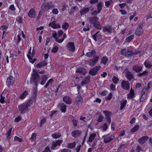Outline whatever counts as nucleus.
<instances>
[{
  "label": "nucleus",
  "instance_id": "nucleus-35",
  "mask_svg": "<svg viewBox=\"0 0 152 152\" xmlns=\"http://www.w3.org/2000/svg\"><path fill=\"white\" fill-rule=\"evenodd\" d=\"M51 113L50 114L49 116L50 118H53L57 115L58 111L57 110L52 111L51 112Z\"/></svg>",
  "mask_w": 152,
  "mask_h": 152
},
{
  "label": "nucleus",
  "instance_id": "nucleus-29",
  "mask_svg": "<svg viewBox=\"0 0 152 152\" xmlns=\"http://www.w3.org/2000/svg\"><path fill=\"white\" fill-rule=\"evenodd\" d=\"M32 98L34 99V100L36 99V96L37 93V87L33 88L32 90Z\"/></svg>",
  "mask_w": 152,
  "mask_h": 152
},
{
  "label": "nucleus",
  "instance_id": "nucleus-40",
  "mask_svg": "<svg viewBox=\"0 0 152 152\" xmlns=\"http://www.w3.org/2000/svg\"><path fill=\"white\" fill-rule=\"evenodd\" d=\"M148 75V72L147 71H144L142 73H138L137 76V77H141L143 76H145Z\"/></svg>",
  "mask_w": 152,
  "mask_h": 152
},
{
  "label": "nucleus",
  "instance_id": "nucleus-56",
  "mask_svg": "<svg viewBox=\"0 0 152 152\" xmlns=\"http://www.w3.org/2000/svg\"><path fill=\"white\" fill-rule=\"evenodd\" d=\"M108 128V126L107 124L105 123L104 124L102 127V131L104 132Z\"/></svg>",
  "mask_w": 152,
  "mask_h": 152
},
{
  "label": "nucleus",
  "instance_id": "nucleus-14",
  "mask_svg": "<svg viewBox=\"0 0 152 152\" xmlns=\"http://www.w3.org/2000/svg\"><path fill=\"white\" fill-rule=\"evenodd\" d=\"M99 59V57L97 56L90 59L89 62V65L91 66H94L97 62Z\"/></svg>",
  "mask_w": 152,
  "mask_h": 152
},
{
  "label": "nucleus",
  "instance_id": "nucleus-26",
  "mask_svg": "<svg viewBox=\"0 0 152 152\" xmlns=\"http://www.w3.org/2000/svg\"><path fill=\"white\" fill-rule=\"evenodd\" d=\"M36 15L34 10L31 8L28 13V15L31 18H34L35 17Z\"/></svg>",
  "mask_w": 152,
  "mask_h": 152
},
{
  "label": "nucleus",
  "instance_id": "nucleus-19",
  "mask_svg": "<svg viewBox=\"0 0 152 152\" xmlns=\"http://www.w3.org/2000/svg\"><path fill=\"white\" fill-rule=\"evenodd\" d=\"M48 26L50 27H51L53 28H60L61 26L59 24H56V21H53L52 22L50 23Z\"/></svg>",
  "mask_w": 152,
  "mask_h": 152
},
{
  "label": "nucleus",
  "instance_id": "nucleus-62",
  "mask_svg": "<svg viewBox=\"0 0 152 152\" xmlns=\"http://www.w3.org/2000/svg\"><path fill=\"white\" fill-rule=\"evenodd\" d=\"M9 9L12 11H15V8L13 4L11 5L9 7Z\"/></svg>",
  "mask_w": 152,
  "mask_h": 152
},
{
  "label": "nucleus",
  "instance_id": "nucleus-28",
  "mask_svg": "<svg viewBox=\"0 0 152 152\" xmlns=\"http://www.w3.org/2000/svg\"><path fill=\"white\" fill-rule=\"evenodd\" d=\"M90 76L88 75L87 76L86 78L84 79L81 82V84L82 86L86 85L88 83L90 80Z\"/></svg>",
  "mask_w": 152,
  "mask_h": 152
},
{
  "label": "nucleus",
  "instance_id": "nucleus-17",
  "mask_svg": "<svg viewBox=\"0 0 152 152\" xmlns=\"http://www.w3.org/2000/svg\"><path fill=\"white\" fill-rule=\"evenodd\" d=\"M66 105L63 103L59 104L58 106V108L63 113L66 112Z\"/></svg>",
  "mask_w": 152,
  "mask_h": 152
},
{
  "label": "nucleus",
  "instance_id": "nucleus-10",
  "mask_svg": "<svg viewBox=\"0 0 152 152\" xmlns=\"http://www.w3.org/2000/svg\"><path fill=\"white\" fill-rule=\"evenodd\" d=\"M76 75L79 76L80 75H85L87 72L86 70L83 67H79L78 68L76 71Z\"/></svg>",
  "mask_w": 152,
  "mask_h": 152
},
{
  "label": "nucleus",
  "instance_id": "nucleus-38",
  "mask_svg": "<svg viewBox=\"0 0 152 152\" xmlns=\"http://www.w3.org/2000/svg\"><path fill=\"white\" fill-rule=\"evenodd\" d=\"M151 63L150 61L146 60L144 64L146 67L150 68L152 66V65L151 64Z\"/></svg>",
  "mask_w": 152,
  "mask_h": 152
},
{
  "label": "nucleus",
  "instance_id": "nucleus-9",
  "mask_svg": "<svg viewBox=\"0 0 152 152\" xmlns=\"http://www.w3.org/2000/svg\"><path fill=\"white\" fill-rule=\"evenodd\" d=\"M121 87L124 90L129 91L130 89V83L128 81L123 80L121 83Z\"/></svg>",
  "mask_w": 152,
  "mask_h": 152
},
{
  "label": "nucleus",
  "instance_id": "nucleus-59",
  "mask_svg": "<svg viewBox=\"0 0 152 152\" xmlns=\"http://www.w3.org/2000/svg\"><path fill=\"white\" fill-rule=\"evenodd\" d=\"M104 116L102 115H99V117L97 119V121L98 122H102L104 119Z\"/></svg>",
  "mask_w": 152,
  "mask_h": 152
},
{
  "label": "nucleus",
  "instance_id": "nucleus-6",
  "mask_svg": "<svg viewBox=\"0 0 152 152\" xmlns=\"http://www.w3.org/2000/svg\"><path fill=\"white\" fill-rule=\"evenodd\" d=\"M55 6L52 1L49 2L47 3L43 4L41 7L44 11L52 9Z\"/></svg>",
  "mask_w": 152,
  "mask_h": 152
},
{
  "label": "nucleus",
  "instance_id": "nucleus-44",
  "mask_svg": "<svg viewBox=\"0 0 152 152\" xmlns=\"http://www.w3.org/2000/svg\"><path fill=\"white\" fill-rule=\"evenodd\" d=\"M139 125H137L131 129L130 132L132 133L136 132L139 129Z\"/></svg>",
  "mask_w": 152,
  "mask_h": 152
},
{
  "label": "nucleus",
  "instance_id": "nucleus-32",
  "mask_svg": "<svg viewBox=\"0 0 152 152\" xmlns=\"http://www.w3.org/2000/svg\"><path fill=\"white\" fill-rule=\"evenodd\" d=\"M95 53L96 52L94 50H92L91 52L87 53L86 55L88 57L91 58L94 56Z\"/></svg>",
  "mask_w": 152,
  "mask_h": 152
},
{
  "label": "nucleus",
  "instance_id": "nucleus-47",
  "mask_svg": "<svg viewBox=\"0 0 152 152\" xmlns=\"http://www.w3.org/2000/svg\"><path fill=\"white\" fill-rule=\"evenodd\" d=\"M134 35L132 34L126 38V41L128 42H130L134 38Z\"/></svg>",
  "mask_w": 152,
  "mask_h": 152
},
{
  "label": "nucleus",
  "instance_id": "nucleus-39",
  "mask_svg": "<svg viewBox=\"0 0 152 152\" xmlns=\"http://www.w3.org/2000/svg\"><path fill=\"white\" fill-rule=\"evenodd\" d=\"M127 102V101L126 100H124L121 102L120 106V110H122L125 107Z\"/></svg>",
  "mask_w": 152,
  "mask_h": 152
},
{
  "label": "nucleus",
  "instance_id": "nucleus-15",
  "mask_svg": "<svg viewBox=\"0 0 152 152\" xmlns=\"http://www.w3.org/2000/svg\"><path fill=\"white\" fill-rule=\"evenodd\" d=\"M82 131L80 130H75L72 132L71 134L72 136L76 138L79 137L82 134Z\"/></svg>",
  "mask_w": 152,
  "mask_h": 152
},
{
  "label": "nucleus",
  "instance_id": "nucleus-37",
  "mask_svg": "<svg viewBox=\"0 0 152 152\" xmlns=\"http://www.w3.org/2000/svg\"><path fill=\"white\" fill-rule=\"evenodd\" d=\"M28 92L26 91H25L20 96L19 98L21 99H24L28 95Z\"/></svg>",
  "mask_w": 152,
  "mask_h": 152
},
{
  "label": "nucleus",
  "instance_id": "nucleus-4",
  "mask_svg": "<svg viewBox=\"0 0 152 152\" xmlns=\"http://www.w3.org/2000/svg\"><path fill=\"white\" fill-rule=\"evenodd\" d=\"M138 50H129L128 49L126 48L123 49L121 50V53L123 55L126 56L130 57L134 55H136L140 53Z\"/></svg>",
  "mask_w": 152,
  "mask_h": 152
},
{
  "label": "nucleus",
  "instance_id": "nucleus-42",
  "mask_svg": "<svg viewBox=\"0 0 152 152\" xmlns=\"http://www.w3.org/2000/svg\"><path fill=\"white\" fill-rule=\"evenodd\" d=\"M103 4L101 2H99L97 4V7L98 10L99 12H101V10L102 9V5Z\"/></svg>",
  "mask_w": 152,
  "mask_h": 152
},
{
  "label": "nucleus",
  "instance_id": "nucleus-45",
  "mask_svg": "<svg viewBox=\"0 0 152 152\" xmlns=\"http://www.w3.org/2000/svg\"><path fill=\"white\" fill-rule=\"evenodd\" d=\"M103 113L105 114V116L106 117V118H110V116L111 114V113L109 111H104Z\"/></svg>",
  "mask_w": 152,
  "mask_h": 152
},
{
  "label": "nucleus",
  "instance_id": "nucleus-23",
  "mask_svg": "<svg viewBox=\"0 0 152 152\" xmlns=\"http://www.w3.org/2000/svg\"><path fill=\"white\" fill-rule=\"evenodd\" d=\"M63 100L66 104H70L71 103V99L69 96H64L63 97Z\"/></svg>",
  "mask_w": 152,
  "mask_h": 152
},
{
  "label": "nucleus",
  "instance_id": "nucleus-25",
  "mask_svg": "<svg viewBox=\"0 0 152 152\" xmlns=\"http://www.w3.org/2000/svg\"><path fill=\"white\" fill-rule=\"evenodd\" d=\"M134 91L132 88H131L129 93L127 95V98L130 99H132L134 97Z\"/></svg>",
  "mask_w": 152,
  "mask_h": 152
},
{
  "label": "nucleus",
  "instance_id": "nucleus-30",
  "mask_svg": "<svg viewBox=\"0 0 152 152\" xmlns=\"http://www.w3.org/2000/svg\"><path fill=\"white\" fill-rule=\"evenodd\" d=\"M103 30L104 32H112V27L110 26H105L103 27Z\"/></svg>",
  "mask_w": 152,
  "mask_h": 152
},
{
  "label": "nucleus",
  "instance_id": "nucleus-50",
  "mask_svg": "<svg viewBox=\"0 0 152 152\" xmlns=\"http://www.w3.org/2000/svg\"><path fill=\"white\" fill-rule=\"evenodd\" d=\"M148 91L147 89L146 88H144L142 91L141 94H142L144 95H147L148 92Z\"/></svg>",
  "mask_w": 152,
  "mask_h": 152
},
{
  "label": "nucleus",
  "instance_id": "nucleus-46",
  "mask_svg": "<svg viewBox=\"0 0 152 152\" xmlns=\"http://www.w3.org/2000/svg\"><path fill=\"white\" fill-rule=\"evenodd\" d=\"M58 49V47L56 45H54L53 48L51 50V52L52 53H56Z\"/></svg>",
  "mask_w": 152,
  "mask_h": 152
},
{
  "label": "nucleus",
  "instance_id": "nucleus-41",
  "mask_svg": "<svg viewBox=\"0 0 152 152\" xmlns=\"http://www.w3.org/2000/svg\"><path fill=\"white\" fill-rule=\"evenodd\" d=\"M108 58L106 56H104L101 60L100 63L105 64L107 62Z\"/></svg>",
  "mask_w": 152,
  "mask_h": 152
},
{
  "label": "nucleus",
  "instance_id": "nucleus-31",
  "mask_svg": "<svg viewBox=\"0 0 152 152\" xmlns=\"http://www.w3.org/2000/svg\"><path fill=\"white\" fill-rule=\"evenodd\" d=\"M96 134L94 133L91 134L89 136L88 138V140H87V142H91L95 139L96 137Z\"/></svg>",
  "mask_w": 152,
  "mask_h": 152
},
{
  "label": "nucleus",
  "instance_id": "nucleus-21",
  "mask_svg": "<svg viewBox=\"0 0 152 152\" xmlns=\"http://www.w3.org/2000/svg\"><path fill=\"white\" fill-rule=\"evenodd\" d=\"M143 31L142 26H139L137 28L135 32V34L137 36L140 35L142 34Z\"/></svg>",
  "mask_w": 152,
  "mask_h": 152
},
{
  "label": "nucleus",
  "instance_id": "nucleus-27",
  "mask_svg": "<svg viewBox=\"0 0 152 152\" xmlns=\"http://www.w3.org/2000/svg\"><path fill=\"white\" fill-rule=\"evenodd\" d=\"M133 70L137 72H140L142 69V67L141 66L138 65H134L133 66Z\"/></svg>",
  "mask_w": 152,
  "mask_h": 152
},
{
  "label": "nucleus",
  "instance_id": "nucleus-2",
  "mask_svg": "<svg viewBox=\"0 0 152 152\" xmlns=\"http://www.w3.org/2000/svg\"><path fill=\"white\" fill-rule=\"evenodd\" d=\"M33 104V102L30 100L26 101L18 106L19 111L22 114H23L28 110V108Z\"/></svg>",
  "mask_w": 152,
  "mask_h": 152
},
{
  "label": "nucleus",
  "instance_id": "nucleus-60",
  "mask_svg": "<svg viewBox=\"0 0 152 152\" xmlns=\"http://www.w3.org/2000/svg\"><path fill=\"white\" fill-rule=\"evenodd\" d=\"M46 121V119L45 118H43L41 120L40 125L41 126H42Z\"/></svg>",
  "mask_w": 152,
  "mask_h": 152
},
{
  "label": "nucleus",
  "instance_id": "nucleus-58",
  "mask_svg": "<svg viewBox=\"0 0 152 152\" xmlns=\"http://www.w3.org/2000/svg\"><path fill=\"white\" fill-rule=\"evenodd\" d=\"M81 145V144H78L75 148L76 152H79L80 150Z\"/></svg>",
  "mask_w": 152,
  "mask_h": 152
},
{
  "label": "nucleus",
  "instance_id": "nucleus-3",
  "mask_svg": "<svg viewBox=\"0 0 152 152\" xmlns=\"http://www.w3.org/2000/svg\"><path fill=\"white\" fill-rule=\"evenodd\" d=\"M98 18L97 17H91L88 18L87 20L91 24H92L93 26L97 29H101V27L100 23L98 21Z\"/></svg>",
  "mask_w": 152,
  "mask_h": 152
},
{
  "label": "nucleus",
  "instance_id": "nucleus-51",
  "mask_svg": "<svg viewBox=\"0 0 152 152\" xmlns=\"http://www.w3.org/2000/svg\"><path fill=\"white\" fill-rule=\"evenodd\" d=\"M113 94L111 93H110L109 94L105 97V99L106 100H110L112 97Z\"/></svg>",
  "mask_w": 152,
  "mask_h": 152
},
{
  "label": "nucleus",
  "instance_id": "nucleus-64",
  "mask_svg": "<svg viewBox=\"0 0 152 152\" xmlns=\"http://www.w3.org/2000/svg\"><path fill=\"white\" fill-rule=\"evenodd\" d=\"M141 150V148L139 145H138L136 149V151L137 152H140V151Z\"/></svg>",
  "mask_w": 152,
  "mask_h": 152
},
{
  "label": "nucleus",
  "instance_id": "nucleus-1",
  "mask_svg": "<svg viewBox=\"0 0 152 152\" xmlns=\"http://www.w3.org/2000/svg\"><path fill=\"white\" fill-rule=\"evenodd\" d=\"M31 78V82L35 83V85L36 87H37L38 82H40L39 83L41 85H44L48 78V75H42L40 77L36 70L34 69Z\"/></svg>",
  "mask_w": 152,
  "mask_h": 152
},
{
  "label": "nucleus",
  "instance_id": "nucleus-63",
  "mask_svg": "<svg viewBox=\"0 0 152 152\" xmlns=\"http://www.w3.org/2000/svg\"><path fill=\"white\" fill-rule=\"evenodd\" d=\"M36 134L35 133H34L32 134V136L30 138V140H31L32 141H33V140L36 138Z\"/></svg>",
  "mask_w": 152,
  "mask_h": 152
},
{
  "label": "nucleus",
  "instance_id": "nucleus-55",
  "mask_svg": "<svg viewBox=\"0 0 152 152\" xmlns=\"http://www.w3.org/2000/svg\"><path fill=\"white\" fill-rule=\"evenodd\" d=\"M14 140L16 141H18V142H23V140L22 139L20 138L17 136H15L14 138Z\"/></svg>",
  "mask_w": 152,
  "mask_h": 152
},
{
  "label": "nucleus",
  "instance_id": "nucleus-43",
  "mask_svg": "<svg viewBox=\"0 0 152 152\" xmlns=\"http://www.w3.org/2000/svg\"><path fill=\"white\" fill-rule=\"evenodd\" d=\"M16 21L19 23L22 24L23 23V17L21 16H18L16 18Z\"/></svg>",
  "mask_w": 152,
  "mask_h": 152
},
{
  "label": "nucleus",
  "instance_id": "nucleus-53",
  "mask_svg": "<svg viewBox=\"0 0 152 152\" xmlns=\"http://www.w3.org/2000/svg\"><path fill=\"white\" fill-rule=\"evenodd\" d=\"M146 98V95L141 94V96L140 98V101L143 102Z\"/></svg>",
  "mask_w": 152,
  "mask_h": 152
},
{
  "label": "nucleus",
  "instance_id": "nucleus-34",
  "mask_svg": "<svg viewBox=\"0 0 152 152\" xmlns=\"http://www.w3.org/2000/svg\"><path fill=\"white\" fill-rule=\"evenodd\" d=\"M51 136L53 138L57 139L61 137V134L60 133H54L52 134Z\"/></svg>",
  "mask_w": 152,
  "mask_h": 152
},
{
  "label": "nucleus",
  "instance_id": "nucleus-13",
  "mask_svg": "<svg viewBox=\"0 0 152 152\" xmlns=\"http://www.w3.org/2000/svg\"><path fill=\"white\" fill-rule=\"evenodd\" d=\"M67 49L70 51H74L75 50L74 43L73 42H69L66 45Z\"/></svg>",
  "mask_w": 152,
  "mask_h": 152
},
{
  "label": "nucleus",
  "instance_id": "nucleus-54",
  "mask_svg": "<svg viewBox=\"0 0 152 152\" xmlns=\"http://www.w3.org/2000/svg\"><path fill=\"white\" fill-rule=\"evenodd\" d=\"M12 131V128H10L9 130L6 133V136L7 139H9V137L10 135L11 132Z\"/></svg>",
  "mask_w": 152,
  "mask_h": 152
},
{
  "label": "nucleus",
  "instance_id": "nucleus-12",
  "mask_svg": "<svg viewBox=\"0 0 152 152\" xmlns=\"http://www.w3.org/2000/svg\"><path fill=\"white\" fill-rule=\"evenodd\" d=\"M63 142V140H59L52 142L51 144V149H55L57 146H60Z\"/></svg>",
  "mask_w": 152,
  "mask_h": 152
},
{
  "label": "nucleus",
  "instance_id": "nucleus-18",
  "mask_svg": "<svg viewBox=\"0 0 152 152\" xmlns=\"http://www.w3.org/2000/svg\"><path fill=\"white\" fill-rule=\"evenodd\" d=\"M102 36L100 33V31H99L96 32L95 34L92 35V37L94 40L97 41L98 40L101 39Z\"/></svg>",
  "mask_w": 152,
  "mask_h": 152
},
{
  "label": "nucleus",
  "instance_id": "nucleus-8",
  "mask_svg": "<svg viewBox=\"0 0 152 152\" xmlns=\"http://www.w3.org/2000/svg\"><path fill=\"white\" fill-rule=\"evenodd\" d=\"M57 34L56 32L53 34L52 37L56 39V42L59 43H61L67 37L66 33H64L63 35V37L61 39H60L58 37Z\"/></svg>",
  "mask_w": 152,
  "mask_h": 152
},
{
  "label": "nucleus",
  "instance_id": "nucleus-57",
  "mask_svg": "<svg viewBox=\"0 0 152 152\" xmlns=\"http://www.w3.org/2000/svg\"><path fill=\"white\" fill-rule=\"evenodd\" d=\"M63 33L64 32L61 30H60L57 33L58 37L59 38V37L61 36V35L63 34Z\"/></svg>",
  "mask_w": 152,
  "mask_h": 152
},
{
  "label": "nucleus",
  "instance_id": "nucleus-52",
  "mask_svg": "<svg viewBox=\"0 0 152 152\" xmlns=\"http://www.w3.org/2000/svg\"><path fill=\"white\" fill-rule=\"evenodd\" d=\"M113 3V1L112 0H110L107 1H106L105 2V6L107 7H109L111 3Z\"/></svg>",
  "mask_w": 152,
  "mask_h": 152
},
{
  "label": "nucleus",
  "instance_id": "nucleus-24",
  "mask_svg": "<svg viewBox=\"0 0 152 152\" xmlns=\"http://www.w3.org/2000/svg\"><path fill=\"white\" fill-rule=\"evenodd\" d=\"M47 64V63L45 61H42L40 63H38L36 65V67L37 68H40L44 66H46Z\"/></svg>",
  "mask_w": 152,
  "mask_h": 152
},
{
  "label": "nucleus",
  "instance_id": "nucleus-48",
  "mask_svg": "<svg viewBox=\"0 0 152 152\" xmlns=\"http://www.w3.org/2000/svg\"><path fill=\"white\" fill-rule=\"evenodd\" d=\"M69 26V24L67 23H64L62 26V28L65 30H66Z\"/></svg>",
  "mask_w": 152,
  "mask_h": 152
},
{
  "label": "nucleus",
  "instance_id": "nucleus-33",
  "mask_svg": "<svg viewBox=\"0 0 152 152\" xmlns=\"http://www.w3.org/2000/svg\"><path fill=\"white\" fill-rule=\"evenodd\" d=\"M89 9L88 8H84L81 10L80 13L81 15L85 14L89 12Z\"/></svg>",
  "mask_w": 152,
  "mask_h": 152
},
{
  "label": "nucleus",
  "instance_id": "nucleus-22",
  "mask_svg": "<svg viewBox=\"0 0 152 152\" xmlns=\"http://www.w3.org/2000/svg\"><path fill=\"white\" fill-rule=\"evenodd\" d=\"M149 137L148 136H144L139 138L138 141L140 144H143L145 143L146 141L148 139Z\"/></svg>",
  "mask_w": 152,
  "mask_h": 152
},
{
  "label": "nucleus",
  "instance_id": "nucleus-5",
  "mask_svg": "<svg viewBox=\"0 0 152 152\" xmlns=\"http://www.w3.org/2000/svg\"><path fill=\"white\" fill-rule=\"evenodd\" d=\"M75 104L77 107H80L83 102V99L82 96L81 94H78L75 97Z\"/></svg>",
  "mask_w": 152,
  "mask_h": 152
},
{
  "label": "nucleus",
  "instance_id": "nucleus-11",
  "mask_svg": "<svg viewBox=\"0 0 152 152\" xmlns=\"http://www.w3.org/2000/svg\"><path fill=\"white\" fill-rule=\"evenodd\" d=\"M101 67V66H97L91 69L89 71V74L90 75L92 76L96 75Z\"/></svg>",
  "mask_w": 152,
  "mask_h": 152
},
{
  "label": "nucleus",
  "instance_id": "nucleus-20",
  "mask_svg": "<svg viewBox=\"0 0 152 152\" xmlns=\"http://www.w3.org/2000/svg\"><path fill=\"white\" fill-rule=\"evenodd\" d=\"M125 75L126 77L129 81H131L134 78V76L132 72L129 71H127L126 72Z\"/></svg>",
  "mask_w": 152,
  "mask_h": 152
},
{
  "label": "nucleus",
  "instance_id": "nucleus-49",
  "mask_svg": "<svg viewBox=\"0 0 152 152\" xmlns=\"http://www.w3.org/2000/svg\"><path fill=\"white\" fill-rule=\"evenodd\" d=\"M112 80L114 84H117L118 83V82L119 81V80L118 78L114 76Z\"/></svg>",
  "mask_w": 152,
  "mask_h": 152
},
{
  "label": "nucleus",
  "instance_id": "nucleus-7",
  "mask_svg": "<svg viewBox=\"0 0 152 152\" xmlns=\"http://www.w3.org/2000/svg\"><path fill=\"white\" fill-rule=\"evenodd\" d=\"M115 137L113 134H110V133L102 136V138L104 139V141L106 143L110 142L113 140L115 138Z\"/></svg>",
  "mask_w": 152,
  "mask_h": 152
},
{
  "label": "nucleus",
  "instance_id": "nucleus-36",
  "mask_svg": "<svg viewBox=\"0 0 152 152\" xmlns=\"http://www.w3.org/2000/svg\"><path fill=\"white\" fill-rule=\"evenodd\" d=\"M76 144V142H74L72 143H70L67 145V147L69 148L72 149L75 147Z\"/></svg>",
  "mask_w": 152,
  "mask_h": 152
},
{
  "label": "nucleus",
  "instance_id": "nucleus-61",
  "mask_svg": "<svg viewBox=\"0 0 152 152\" xmlns=\"http://www.w3.org/2000/svg\"><path fill=\"white\" fill-rule=\"evenodd\" d=\"M110 87L111 89L113 91H115L116 89L115 86L113 84L110 85Z\"/></svg>",
  "mask_w": 152,
  "mask_h": 152
},
{
  "label": "nucleus",
  "instance_id": "nucleus-16",
  "mask_svg": "<svg viewBox=\"0 0 152 152\" xmlns=\"http://www.w3.org/2000/svg\"><path fill=\"white\" fill-rule=\"evenodd\" d=\"M15 78L12 76H9L7 79L6 83L8 86L12 85L14 83Z\"/></svg>",
  "mask_w": 152,
  "mask_h": 152
}]
</instances>
